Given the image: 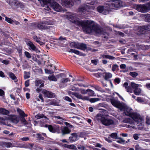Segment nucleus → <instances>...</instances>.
<instances>
[{"label":"nucleus","instance_id":"39448f33","mask_svg":"<svg viewBox=\"0 0 150 150\" xmlns=\"http://www.w3.org/2000/svg\"><path fill=\"white\" fill-rule=\"evenodd\" d=\"M109 8H118L122 6V2L119 0H113L108 2L106 3Z\"/></svg>","mask_w":150,"mask_h":150},{"label":"nucleus","instance_id":"e433bc0d","mask_svg":"<svg viewBox=\"0 0 150 150\" xmlns=\"http://www.w3.org/2000/svg\"><path fill=\"white\" fill-rule=\"evenodd\" d=\"M144 17L145 18V21L146 22H150V14H144Z\"/></svg>","mask_w":150,"mask_h":150},{"label":"nucleus","instance_id":"f704fd0d","mask_svg":"<svg viewBox=\"0 0 150 150\" xmlns=\"http://www.w3.org/2000/svg\"><path fill=\"white\" fill-rule=\"evenodd\" d=\"M141 89L139 88H137L134 89V93L136 95H139L141 93Z\"/></svg>","mask_w":150,"mask_h":150},{"label":"nucleus","instance_id":"774afa93","mask_svg":"<svg viewBox=\"0 0 150 150\" xmlns=\"http://www.w3.org/2000/svg\"><path fill=\"white\" fill-rule=\"evenodd\" d=\"M114 81L115 83L118 84L120 82V79L119 78H116L114 80Z\"/></svg>","mask_w":150,"mask_h":150},{"label":"nucleus","instance_id":"6e6d98bb","mask_svg":"<svg viewBox=\"0 0 150 150\" xmlns=\"http://www.w3.org/2000/svg\"><path fill=\"white\" fill-rule=\"evenodd\" d=\"M82 94H85L87 93V90L84 89H79V91Z\"/></svg>","mask_w":150,"mask_h":150},{"label":"nucleus","instance_id":"a211bd4d","mask_svg":"<svg viewBox=\"0 0 150 150\" xmlns=\"http://www.w3.org/2000/svg\"><path fill=\"white\" fill-rule=\"evenodd\" d=\"M128 83L127 82H125L123 85V86L126 89V91L128 92L132 93L133 91L131 88L128 86Z\"/></svg>","mask_w":150,"mask_h":150},{"label":"nucleus","instance_id":"4d7b16f0","mask_svg":"<svg viewBox=\"0 0 150 150\" xmlns=\"http://www.w3.org/2000/svg\"><path fill=\"white\" fill-rule=\"evenodd\" d=\"M118 66L116 64H114L113 65L112 68V70L113 71H115L118 68Z\"/></svg>","mask_w":150,"mask_h":150},{"label":"nucleus","instance_id":"7ed1b4c3","mask_svg":"<svg viewBox=\"0 0 150 150\" xmlns=\"http://www.w3.org/2000/svg\"><path fill=\"white\" fill-rule=\"evenodd\" d=\"M96 118L98 121H100L103 125L105 126H109L114 124V122L112 120L106 118L100 114H97Z\"/></svg>","mask_w":150,"mask_h":150},{"label":"nucleus","instance_id":"ddd939ff","mask_svg":"<svg viewBox=\"0 0 150 150\" xmlns=\"http://www.w3.org/2000/svg\"><path fill=\"white\" fill-rule=\"evenodd\" d=\"M71 136L69 137L70 141L72 142H75L78 140V134L76 133H73L71 134Z\"/></svg>","mask_w":150,"mask_h":150},{"label":"nucleus","instance_id":"603ef678","mask_svg":"<svg viewBox=\"0 0 150 150\" xmlns=\"http://www.w3.org/2000/svg\"><path fill=\"white\" fill-rule=\"evenodd\" d=\"M137 101L139 103H142L144 102V100L141 97H138L137 99Z\"/></svg>","mask_w":150,"mask_h":150},{"label":"nucleus","instance_id":"20e7f679","mask_svg":"<svg viewBox=\"0 0 150 150\" xmlns=\"http://www.w3.org/2000/svg\"><path fill=\"white\" fill-rule=\"evenodd\" d=\"M134 8L139 11L143 13L146 12L150 10V3L146 5L136 4L134 6Z\"/></svg>","mask_w":150,"mask_h":150},{"label":"nucleus","instance_id":"a878e982","mask_svg":"<svg viewBox=\"0 0 150 150\" xmlns=\"http://www.w3.org/2000/svg\"><path fill=\"white\" fill-rule=\"evenodd\" d=\"M130 86L132 88L134 89L139 87L142 86L141 85L136 84L133 82H132L131 83Z\"/></svg>","mask_w":150,"mask_h":150},{"label":"nucleus","instance_id":"680f3d73","mask_svg":"<svg viewBox=\"0 0 150 150\" xmlns=\"http://www.w3.org/2000/svg\"><path fill=\"white\" fill-rule=\"evenodd\" d=\"M36 135L38 137V138L39 139L43 140L44 139V138L42 136V135L40 134H37Z\"/></svg>","mask_w":150,"mask_h":150},{"label":"nucleus","instance_id":"423d86ee","mask_svg":"<svg viewBox=\"0 0 150 150\" xmlns=\"http://www.w3.org/2000/svg\"><path fill=\"white\" fill-rule=\"evenodd\" d=\"M75 2L76 3L80 2V0H63L62 4L66 7H70L72 6Z\"/></svg>","mask_w":150,"mask_h":150},{"label":"nucleus","instance_id":"052dcab7","mask_svg":"<svg viewBox=\"0 0 150 150\" xmlns=\"http://www.w3.org/2000/svg\"><path fill=\"white\" fill-rule=\"evenodd\" d=\"M64 99L68 101L71 102V98H70L68 96H65L63 98Z\"/></svg>","mask_w":150,"mask_h":150},{"label":"nucleus","instance_id":"473e14b6","mask_svg":"<svg viewBox=\"0 0 150 150\" xmlns=\"http://www.w3.org/2000/svg\"><path fill=\"white\" fill-rule=\"evenodd\" d=\"M76 85V84H75L70 86L69 88L70 90L73 91H79V89L77 87H75V86Z\"/></svg>","mask_w":150,"mask_h":150},{"label":"nucleus","instance_id":"5701e85b","mask_svg":"<svg viewBox=\"0 0 150 150\" xmlns=\"http://www.w3.org/2000/svg\"><path fill=\"white\" fill-rule=\"evenodd\" d=\"M10 117L12 122L15 123H17L18 122L19 120L16 116L11 115L10 116Z\"/></svg>","mask_w":150,"mask_h":150},{"label":"nucleus","instance_id":"69168bd1","mask_svg":"<svg viewBox=\"0 0 150 150\" xmlns=\"http://www.w3.org/2000/svg\"><path fill=\"white\" fill-rule=\"evenodd\" d=\"M25 84L26 87H27L29 86V80H28L25 81Z\"/></svg>","mask_w":150,"mask_h":150},{"label":"nucleus","instance_id":"f257e3e1","mask_svg":"<svg viewBox=\"0 0 150 150\" xmlns=\"http://www.w3.org/2000/svg\"><path fill=\"white\" fill-rule=\"evenodd\" d=\"M122 110L124 111V113L126 115L129 116L132 118V119L130 117L126 118L124 120V122L130 124L125 125V127L128 128H135V126L134 121L138 125H140L142 124V119L140 116L136 113L132 112V109L128 107L125 104V108Z\"/></svg>","mask_w":150,"mask_h":150},{"label":"nucleus","instance_id":"cd10ccee","mask_svg":"<svg viewBox=\"0 0 150 150\" xmlns=\"http://www.w3.org/2000/svg\"><path fill=\"white\" fill-rule=\"evenodd\" d=\"M35 117L38 119L44 117L46 119V120H48L46 117L44 116V115L42 114H38L35 115Z\"/></svg>","mask_w":150,"mask_h":150},{"label":"nucleus","instance_id":"bf43d9fd","mask_svg":"<svg viewBox=\"0 0 150 150\" xmlns=\"http://www.w3.org/2000/svg\"><path fill=\"white\" fill-rule=\"evenodd\" d=\"M68 149H73V150H76L77 148L74 145H69V147Z\"/></svg>","mask_w":150,"mask_h":150},{"label":"nucleus","instance_id":"0eeeda50","mask_svg":"<svg viewBox=\"0 0 150 150\" xmlns=\"http://www.w3.org/2000/svg\"><path fill=\"white\" fill-rule=\"evenodd\" d=\"M110 101L113 106L119 108L120 110H122L124 108L125 104L124 103L114 99H111Z\"/></svg>","mask_w":150,"mask_h":150},{"label":"nucleus","instance_id":"1a4fd4ad","mask_svg":"<svg viewBox=\"0 0 150 150\" xmlns=\"http://www.w3.org/2000/svg\"><path fill=\"white\" fill-rule=\"evenodd\" d=\"M41 4V5L44 7L45 10L49 11L50 9V8L49 6L50 4L49 2V0H38Z\"/></svg>","mask_w":150,"mask_h":150},{"label":"nucleus","instance_id":"5fc2aeb1","mask_svg":"<svg viewBox=\"0 0 150 150\" xmlns=\"http://www.w3.org/2000/svg\"><path fill=\"white\" fill-rule=\"evenodd\" d=\"M45 71L46 73L48 74H51L53 73L54 71H53L49 70L47 69H45Z\"/></svg>","mask_w":150,"mask_h":150},{"label":"nucleus","instance_id":"9d476101","mask_svg":"<svg viewBox=\"0 0 150 150\" xmlns=\"http://www.w3.org/2000/svg\"><path fill=\"white\" fill-rule=\"evenodd\" d=\"M42 93L44 95V97H45L51 98L54 97L55 96L54 93L45 90H42Z\"/></svg>","mask_w":150,"mask_h":150},{"label":"nucleus","instance_id":"37998d69","mask_svg":"<svg viewBox=\"0 0 150 150\" xmlns=\"http://www.w3.org/2000/svg\"><path fill=\"white\" fill-rule=\"evenodd\" d=\"M5 16V20L6 22L10 24H13V20H12L10 18H9L6 16Z\"/></svg>","mask_w":150,"mask_h":150},{"label":"nucleus","instance_id":"c756f323","mask_svg":"<svg viewBox=\"0 0 150 150\" xmlns=\"http://www.w3.org/2000/svg\"><path fill=\"white\" fill-rule=\"evenodd\" d=\"M78 47L77 49L84 50L86 48V45L83 43H79Z\"/></svg>","mask_w":150,"mask_h":150},{"label":"nucleus","instance_id":"79ce46f5","mask_svg":"<svg viewBox=\"0 0 150 150\" xmlns=\"http://www.w3.org/2000/svg\"><path fill=\"white\" fill-rule=\"evenodd\" d=\"M68 52H73L78 55H80V52L79 51L75 50L70 49L68 51Z\"/></svg>","mask_w":150,"mask_h":150},{"label":"nucleus","instance_id":"7c9ffc66","mask_svg":"<svg viewBox=\"0 0 150 150\" xmlns=\"http://www.w3.org/2000/svg\"><path fill=\"white\" fill-rule=\"evenodd\" d=\"M79 43L76 42H72L70 43V46L71 47H74V48H78V47Z\"/></svg>","mask_w":150,"mask_h":150},{"label":"nucleus","instance_id":"72a5a7b5","mask_svg":"<svg viewBox=\"0 0 150 150\" xmlns=\"http://www.w3.org/2000/svg\"><path fill=\"white\" fill-rule=\"evenodd\" d=\"M102 57L103 58H107L111 60L114 59H115V57L107 54L103 55Z\"/></svg>","mask_w":150,"mask_h":150},{"label":"nucleus","instance_id":"6e6552de","mask_svg":"<svg viewBox=\"0 0 150 150\" xmlns=\"http://www.w3.org/2000/svg\"><path fill=\"white\" fill-rule=\"evenodd\" d=\"M105 6H99L97 8V10L100 13H102L104 15H106L108 13L109 8L108 6L106 4Z\"/></svg>","mask_w":150,"mask_h":150},{"label":"nucleus","instance_id":"4be33fe9","mask_svg":"<svg viewBox=\"0 0 150 150\" xmlns=\"http://www.w3.org/2000/svg\"><path fill=\"white\" fill-rule=\"evenodd\" d=\"M41 23V21L37 24V26L38 28L40 29H46L49 28V26L43 25Z\"/></svg>","mask_w":150,"mask_h":150},{"label":"nucleus","instance_id":"a19ab883","mask_svg":"<svg viewBox=\"0 0 150 150\" xmlns=\"http://www.w3.org/2000/svg\"><path fill=\"white\" fill-rule=\"evenodd\" d=\"M47 127L50 132L53 133H54L56 132L55 130L53 128L52 126L48 125H47Z\"/></svg>","mask_w":150,"mask_h":150},{"label":"nucleus","instance_id":"49530a36","mask_svg":"<svg viewBox=\"0 0 150 150\" xmlns=\"http://www.w3.org/2000/svg\"><path fill=\"white\" fill-rule=\"evenodd\" d=\"M39 123L40 126L43 127H47V125L44 122L40 121H39Z\"/></svg>","mask_w":150,"mask_h":150},{"label":"nucleus","instance_id":"de8ad7c7","mask_svg":"<svg viewBox=\"0 0 150 150\" xmlns=\"http://www.w3.org/2000/svg\"><path fill=\"white\" fill-rule=\"evenodd\" d=\"M42 82V81L39 79H37L35 81V86H38Z\"/></svg>","mask_w":150,"mask_h":150},{"label":"nucleus","instance_id":"393cba45","mask_svg":"<svg viewBox=\"0 0 150 150\" xmlns=\"http://www.w3.org/2000/svg\"><path fill=\"white\" fill-rule=\"evenodd\" d=\"M9 113V112L4 108H0V114L4 115H8Z\"/></svg>","mask_w":150,"mask_h":150},{"label":"nucleus","instance_id":"4468645a","mask_svg":"<svg viewBox=\"0 0 150 150\" xmlns=\"http://www.w3.org/2000/svg\"><path fill=\"white\" fill-rule=\"evenodd\" d=\"M61 130L62 134L63 135H64L65 134L69 133L71 130L69 129L67 127H63L61 128Z\"/></svg>","mask_w":150,"mask_h":150},{"label":"nucleus","instance_id":"13d9d810","mask_svg":"<svg viewBox=\"0 0 150 150\" xmlns=\"http://www.w3.org/2000/svg\"><path fill=\"white\" fill-rule=\"evenodd\" d=\"M23 117L21 119V121L24 125H26L27 124V122L25 119Z\"/></svg>","mask_w":150,"mask_h":150},{"label":"nucleus","instance_id":"c85d7f7f","mask_svg":"<svg viewBox=\"0 0 150 150\" xmlns=\"http://www.w3.org/2000/svg\"><path fill=\"white\" fill-rule=\"evenodd\" d=\"M68 94L70 96H71V95L74 96L76 98H79V93L76 92H72L70 91L68 92Z\"/></svg>","mask_w":150,"mask_h":150},{"label":"nucleus","instance_id":"412c9836","mask_svg":"<svg viewBox=\"0 0 150 150\" xmlns=\"http://www.w3.org/2000/svg\"><path fill=\"white\" fill-rule=\"evenodd\" d=\"M103 75L106 81H110L109 79L112 77V74L109 73H104Z\"/></svg>","mask_w":150,"mask_h":150},{"label":"nucleus","instance_id":"6ab92c4d","mask_svg":"<svg viewBox=\"0 0 150 150\" xmlns=\"http://www.w3.org/2000/svg\"><path fill=\"white\" fill-rule=\"evenodd\" d=\"M27 45L29 47L30 50H32L33 51H35L36 49V47L35 46L33 43L31 41H28L27 43Z\"/></svg>","mask_w":150,"mask_h":150},{"label":"nucleus","instance_id":"f8f14e48","mask_svg":"<svg viewBox=\"0 0 150 150\" xmlns=\"http://www.w3.org/2000/svg\"><path fill=\"white\" fill-rule=\"evenodd\" d=\"M51 7L54 11H59L61 10L60 6L56 2H54L51 4Z\"/></svg>","mask_w":150,"mask_h":150},{"label":"nucleus","instance_id":"338daca9","mask_svg":"<svg viewBox=\"0 0 150 150\" xmlns=\"http://www.w3.org/2000/svg\"><path fill=\"white\" fill-rule=\"evenodd\" d=\"M146 123L148 125H150V118L147 117L146 118Z\"/></svg>","mask_w":150,"mask_h":150},{"label":"nucleus","instance_id":"c03bdc74","mask_svg":"<svg viewBox=\"0 0 150 150\" xmlns=\"http://www.w3.org/2000/svg\"><path fill=\"white\" fill-rule=\"evenodd\" d=\"M24 77L25 79H28L30 77V72H24Z\"/></svg>","mask_w":150,"mask_h":150},{"label":"nucleus","instance_id":"9b49d317","mask_svg":"<svg viewBox=\"0 0 150 150\" xmlns=\"http://www.w3.org/2000/svg\"><path fill=\"white\" fill-rule=\"evenodd\" d=\"M91 7L89 5H84L79 7V11L80 12L88 11L89 9H91Z\"/></svg>","mask_w":150,"mask_h":150},{"label":"nucleus","instance_id":"bb28decb","mask_svg":"<svg viewBox=\"0 0 150 150\" xmlns=\"http://www.w3.org/2000/svg\"><path fill=\"white\" fill-rule=\"evenodd\" d=\"M48 79L50 81H57V79L54 74L50 75L48 77Z\"/></svg>","mask_w":150,"mask_h":150},{"label":"nucleus","instance_id":"c9c22d12","mask_svg":"<svg viewBox=\"0 0 150 150\" xmlns=\"http://www.w3.org/2000/svg\"><path fill=\"white\" fill-rule=\"evenodd\" d=\"M17 111L21 116L24 117L25 116L26 117L27 116L26 115H25L24 112L20 109L18 108L17 109Z\"/></svg>","mask_w":150,"mask_h":150},{"label":"nucleus","instance_id":"aec40b11","mask_svg":"<svg viewBox=\"0 0 150 150\" xmlns=\"http://www.w3.org/2000/svg\"><path fill=\"white\" fill-rule=\"evenodd\" d=\"M70 81V80L69 78H63L61 79L60 83H59L58 84L59 85L60 87H63L62 85L64 83H67L68 81Z\"/></svg>","mask_w":150,"mask_h":150},{"label":"nucleus","instance_id":"0e129e2a","mask_svg":"<svg viewBox=\"0 0 150 150\" xmlns=\"http://www.w3.org/2000/svg\"><path fill=\"white\" fill-rule=\"evenodd\" d=\"M135 150H140L141 149V147L138 144H136L135 145Z\"/></svg>","mask_w":150,"mask_h":150},{"label":"nucleus","instance_id":"4c0bfd02","mask_svg":"<svg viewBox=\"0 0 150 150\" xmlns=\"http://www.w3.org/2000/svg\"><path fill=\"white\" fill-rule=\"evenodd\" d=\"M41 23L43 24L47 25H52L53 24V22L51 21H42Z\"/></svg>","mask_w":150,"mask_h":150},{"label":"nucleus","instance_id":"864d4df0","mask_svg":"<svg viewBox=\"0 0 150 150\" xmlns=\"http://www.w3.org/2000/svg\"><path fill=\"white\" fill-rule=\"evenodd\" d=\"M129 75L133 77H135L138 75V74L135 72H130Z\"/></svg>","mask_w":150,"mask_h":150},{"label":"nucleus","instance_id":"f3484780","mask_svg":"<svg viewBox=\"0 0 150 150\" xmlns=\"http://www.w3.org/2000/svg\"><path fill=\"white\" fill-rule=\"evenodd\" d=\"M12 5H13L16 7L18 8L19 7L22 8L23 7V5L22 3L18 1L14 0L12 2Z\"/></svg>","mask_w":150,"mask_h":150},{"label":"nucleus","instance_id":"58836bf2","mask_svg":"<svg viewBox=\"0 0 150 150\" xmlns=\"http://www.w3.org/2000/svg\"><path fill=\"white\" fill-rule=\"evenodd\" d=\"M4 145L7 147H12L13 145L11 143L8 142H5L3 143Z\"/></svg>","mask_w":150,"mask_h":150},{"label":"nucleus","instance_id":"ea45409f","mask_svg":"<svg viewBox=\"0 0 150 150\" xmlns=\"http://www.w3.org/2000/svg\"><path fill=\"white\" fill-rule=\"evenodd\" d=\"M87 93H88V95L90 96H94L95 94L94 92L90 89H87Z\"/></svg>","mask_w":150,"mask_h":150},{"label":"nucleus","instance_id":"e2e57ef3","mask_svg":"<svg viewBox=\"0 0 150 150\" xmlns=\"http://www.w3.org/2000/svg\"><path fill=\"white\" fill-rule=\"evenodd\" d=\"M33 38L35 41H36L38 43L40 41V39L38 38L37 36H34L33 37Z\"/></svg>","mask_w":150,"mask_h":150},{"label":"nucleus","instance_id":"f03ea898","mask_svg":"<svg viewBox=\"0 0 150 150\" xmlns=\"http://www.w3.org/2000/svg\"><path fill=\"white\" fill-rule=\"evenodd\" d=\"M79 25L82 27L83 31L86 34H101L102 29L92 21L85 20L79 21Z\"/></svg>","mask_w":150,"mask_h":150},{"label":"nucleus","instance_id":"2eb2a0df","mask_svg":"<svg viewBox=\"0 0 150 150\" xmlns=\"http://www.w3.org/2000/svg\"><path fill=\"white\" fill-rule=\"evenodd\" d=\"M139 30L142 32V33H143L145 32V30L150 31V25H143L140 26Z\"/></svg>","mask_w":150,"mask_h":150},{"label":"nucleus","instance_id":"8fccbe9b","mask_svg":"<svg viewBox=\"0 0 150 150\" xmlns=\"http://www.w3.org/2000/svg\"><path fill=\"white\" fill-rule=\"evenodd\" d=\"M24 54L26 57L28 59H30L31 57V56L30 54L28 52L25 51L24 52Z\"/></svg>","mask_w":150,"mask_h":150},{"label":"nucleus","instance_id":"a18cd8bd","mask_svg":"<svg viewBox=\"0 0 150 150\" xmlns=\"http://www.w3.org/2000/svg\"><path fill=\"white\" fill-rule=\"evenodd\" d=\"M100 100V99L98 98H91L89 99V101L91 103H95Z\"/></svg>","mask_w":150,"mask_h":150},{"label":"nucleus","instance_id":"dca6fc26","mask_svg":"<svg viewBox=\"0 0 150 150\" xmlns=\"http://www.w3.org/2000/svg\"><path fill=\"white\" fill-rule=\"evenodd\" d=\"M28 147L32 150H40L41 149L39 146L33 144H30L28 145Z\"/></svg>","mask_w":150,"mask_h":150},{"label":"nucleus","instance_id":"b1692460","mask_svg":"<svg viewBox=\"0 0 150 150\" xmlns=\"http://www.w3.org/2000/svg\"><path fill=\"white\" fill-rule=\"evenodd\" d=\"M8 75L9 77L13 80L15 82H16L18 81V79L14 74L12 72H9L8 74Z\"/></svg>","mask_w":150,"mask_h":150},{"label":"nucleus","instance_id":"3c124183","mask_svg":"<svg viewBox=\"0 0 150 150\" xmlns=\"http://www.w3.org/2000/svg\"><path fill=\"white\" fill-rule=\"evenodd\" d=\"M118 139H119V140L117 141V142L118 143L123 144L125 142V141L121 138L118 137Z\"/></svg>","mask_w":150,"mask_h":150},{"label":"nucleus","instance_id":"09e8293b","mask_svg":"<svg viewBox=\"0 0 150 150\" xmlns=\"http://www.w3.org/2000/svg\"><path fill=\"white\" fill-rule=\"evenodd\" d=\"M110 136L113 139H118V137L117 136V134L116 133H112L110 134Z\"/></svg>","mask_w":150,"mask_h":150},{"label":"nucleus","instance_id":"2f4dec72","mask_svg":"<svg viewBox=\"0 0 150 150\" xmlns=\"http://www.w3.org/2000/svg\"><path fill=\"white\" fill-rule=\"evenodd\" d=\"M79 98H77L78 99H81L83 100H89L90 99L88 97V96H83L81 94H79Z\"/></svg>","mask_w":150,"mask_h":150}]
</instances>
